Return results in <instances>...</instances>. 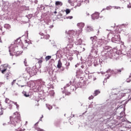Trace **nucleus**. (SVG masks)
<instances>
[{
    "label": "nucleus",
    "mask_w": 131,
    "mask_h": 131,
    "mask_svg": "<svg viewBox=\"0 0 131 131\" xmlns=\"http://www.w3.org/2000/svg\"><path fill=\"white\" fill-rule=\"evenodd\" d=\"M127 82H130V79L129 78L127 79L126 80Z\"/></svg>",
    "instance_id": "f704fd0d"
},
{
    "label": "nucleus",
    "mask_w": 131,
    "mask_h": 131,
    "mask_svg": "<svg viewBox=\"0 0 131 131\" xmlns=\"http://www.w3.org/2000/svg\"><path fill=\"white\" fill-rule=\"evenodd\" d=\"M107 10H109V7L106 8Z\"/></svg>",
    "instance_id": "49530a36"
},
{
    "label": "nucleus",
    "mask_w": 131,
    "mask_h": 131,
    "mask_svg": "<svg viewBox=\"0 0 131 131\" xmlns=\"http://www.w3.org/2000/svg\"><path fill=\"white\" fill-rule=\"evenodd\" d=\"M66 68L67 70H68V69H69V66H67Z\"/></svg>",
    "instance_id": "e433bc0d"
},
{
    "label": "nucleus",
    "mask_w": 131,
    "mask_h": 131,
    "mask_svg": "<svg viewBox=\"0 0 131 131\" xmlns=\"http://www.w3.org/2000/svg\"><path fill=\"white\" fill-rule=\"evenodd\" d=\"M86 30L88 31V32H91V31H94V29L93 28V27L91 26H88Z\"/></svg>",
    "instance_id": "9b49d317"
},
{
    "label": "nucleus",
    "mask_w": 131,
    "mask_h": 131,
    "mask_svg": "<svg viewBox=\"0 0 131 131\" xmlns=\"http://www.w3.org/2000/svg\"><path fill=\"white\" fill-rule=\"evenodd\" d=\"M16 83V80H13V81L11 82V85H14Z\"/></svg>",
    "instance_id": "a878e982"
},
{
    "label": "nucleus",
    "mask_w": 131,
    "mask_h": 131,
    "mask_svg": "<svg viewBox=\"0 0 131 131\" xmlns=\"http://www.w3.org/2000/svg\"><path fill=\"white\" fill-rule=\"evenodd\" d=\"M111 72H113V71L111 69H109L108 70L106 71V73H110Z\"/></svg>",
    "instance_id": "5701e85b"
},
{
    "label": "nucleus",
    "mask_w": 131,
    "mask_h": 131,
    "mask_svg": "<svg viewBox=\"0 0 131 131\" xmlns=\"http://www.w3.org/2000/svg\"><path fill=\"white\" fill-rule=\"evenodd\" d=\"M7 69H8L7 64H3L0 66V71L3 73V74H5L6 71H7Z\"/></svg>",
    "instance_id": "20e7f679"
},
{
    "label": "nucleus",
    "mask_w": 131,
    "mask_h": 131,
    "mask_svg": "<svg viewBox=\"0 0 131 131\" xmlns=\"http://www.w3.org/2000/svg\"><path fill=\"white\" fill-rule=\"evenodd\" d=\"M10 102V100L9 98H6L5 103H6L7 104H9Z\"/></svg>",
    "instance_id": "412c9836"
},
{
    "label": "nucleus",
    "mask_w": 131,
    "mask_h": 131,
    "mask_svg": "<svg viewBox=\"0 0 131 131\" xmlns=\"http://www.w3.org/2000/svg\"><path fill=\"white\" fill-rule=\"evenodd\" d=\"M20 39H17L15 41L14 45H12L9 47V52L10 56H16L18 57L22 55L23 53V50H22V47L20 46Z\"/></svg>",
    "instance_id": "f257e3e1"
},
{
    "label": "nucleus",
    "mask_w": 131,
    "mask_h": 131,
    "mask_svg": "<svg viewBox=\"0 0 131 131\" xmlns=\"http://www.w3.org/2000/svg\"><path fill=\"white\" fill-rule=\"evenodd\" d=\"M24 96H25V97H29V94H26V93H25V94H24Z\"/></svg>",
    "instance_id": "72a5a7b5"
},
{
    "label": "nucleus",
    "mask_w": 131,
    "mask_h": 131,
    "mask_svg": "<svg viewBox=\"0 0 131 131\" xmlns=\"http://www.w3.org/2000/svg\"><path fill=\"white\" fill-rule=\"evenodd\" d=\"M75 36L74 35H70L69 36V37L68 38V39H69V42L70 43H72V42H73V41H74V37Z\"/></svg>",
    "instance_id": "6e6552de"
},
{
    "label": "nucleus",
    "mask_w": 131,
    "mask_h": 131,
    "mask_svg": "<svg viewBox=\"0 0 131 131\" xmlns=\"http://www.w3.org/2000/svg\"><path fill=\"white\" fill-rule=\"evenodd\" d=\"M5 124H3V125H5Z\"/></svg>",
    "instance_id": "8fccbe9b"
},
{
    "label": "nucleus",
    "mask_w": 131,
    "mask_h": 131,
    "mask_svg": "<svg viewBox=\"0 0 131 131\" xmlns=\"http://www.w3.org/2000/svg\"><path fill=\"white\" fill-rule=\"evenodd\" d=\"M35 129L37 131H45V130H43V129H41L38 127H35Z\"/></svg>",
    "instance_id": "f3484780"
},
{
    "label": "nucleus",
    "mask_w": 131,
    "mask_h": 131,
    "mask_svg": "<svg viewBox=\"0 0 131 131\" xmlns=\"http://www.w3.org/2000/svg\"><path fill=\"white\" fill-rule=\"evenodd\" d=\"M93 99H94V96L93 95H91L89 97V100H93Z\"/></svg>",
    "instance_id": "cd10ccee"
},
{
    "label": "nucleus",
    "mask_w": 131,
    "mask_h": 131,
    "mask_svg": "<svg viewBox=\"0 0 131 131\" xmlns=\"http://www.w3.org/2000/svg\"><path fill=\"white\" fill-rule=\"evenodd\" d=\"M8 106H9V109H11L12 108V105L11 104H5V106H3V107H2L1 109L3 110H6V109H7L8 107Z\"/></svg>",
    "instance_id": "f8f14e48"
},
{
    "label": "nucleus",
    "mask_w": 131,
    "mask_h": 131,
    "mask_svg": "<svg viewBox=\"0 0 131 131\" xmlns=\"http://www.w3.org/2000/svg\"><path fill=\"white\" fill-rule=\"evenodd\" d=\"M10 123L13 125V126H18L19 125V122L21 121V116L20 114L18 112H15L13 115L10 117Z\"/></svg>",
    "instance_id": "f03ea898"
},
{
    "label": "nucleus",
    "mask_w": 131,
    "mask_h": 131,
    "mask_svg": "<svg viewBox=\"0 0 131 131\" xmlns=\"http://www.w3.org/2000/svg\"><path fill=\"white\" fill-rule=\"evenodd\" d=\"M43 118V115H42L41 117H40V121H41V119Z\"/></svg>",
    "instance_id": "4c0bfd02"
},
{
    "label": "nucleus",
    "mask_w": 131,
    "mask_h": 131,
    "mask_svg": "<svg viewBox=\"0 0 131 131\" xmlns=\"http://www.w3.org/2000/svg\"><path fill=\"white\" fill-rule=\"evenodd\" d=\"M30 46V42L27 41V40H25V43L23 46V49H27Z\"/></svg>",
    "instance_id": "39448f33"
},
{
    "label": "nucleus",
    "mask_w": 131,
    "mask_h": 131,
    "mask_svg": "<svg viewBox=\"0 0 131 131\" xmlns=\"http://www.w3.org/2000/svg\"><path fill=\"white\" fill-rule=\"evenodd\" d=\"M55 5L56 6H63V3H62V2H61L57 1V2H56Z\"/></svg>",
    "instance_id": "2eb2a0df"
},
{
    "label": "nucleus",
    "mask_w": 131,
    "mask_h": 131,
    "mask_svg": "<svg viewBox=\"0 0 131 131\" xmlns=\"http://www.w3.org/2000/svg\"><path fill=\"white\" fill-rule=\"evenodd\" d=\"M123 70H124L123 68H122V69H121L120 70H117V73H119L121 72V71H123Z\"/></svg>",
    "instance_id": "b1692460"
},
{
    "label": "nucleus",
    "mask_w": 131,
    "mask_h": 131,
    "mask_svg": "<svg viewBox=\"0 0 131 131\" xmlns=\"http://www.w3.org/2000/svg\"><path fill=\"white\" fill-rule=\"evenodd\" d=\"M73 16H68L67 17V19H73Z\"/></svg>",
    "instance_id": "c756f323"
},
{
    "label": "nucleus",
    "mask_w": 131,
    "mask_h": 131,
    "mask_svg": "<svg viewBox=\"0 0 131 131\" xmlns=\"http://www.w3.org/2000/svg\"><path fill=\"white\" fill-rule=\"evenodd\" d=\"M99 16L100 13H99V12H95L92 14V18L93 19V20H95V19H99Z\"/></svg>",
    "instance_id": "423d86ee"
},
{
    "label": "nucleus",
    "mask_w": 131,
    "mask_h": 131,
    "mask_svg": "<svg viewBox=\"0 0 131 131\" xmlns=\"http://www.w3.org/2000/svg\"><path fill=\"white\" fill-rule=\"evenodd\" d=\"M101 93V91H100V90H95L94 91V93L93 94L94 96L96 97V96H98V95H99V94H100Z\"/></svg>",
    "instance_id": "ddd939ff"
},
{
    "label": "nucleus",
    "mask_w": 131,
    "mask_h": 131,
    "mask_svg": "<svg viewBox=\"0 0 131 131\" xmlns=\"http://www.w3.org/2000/svg\"><path fill=\"white\" fill-rule=\"evenodd\" d=\"M19 9L21 12H24V11H29V7L23 6L20 7Z\"/></svg>",
    "instance_id": "0eeeda50"
},
{
    "label": "nucleus",
    "mask_w": 131,
    "mask_h": 131,
    "mask_svg": "<svg viewBox=\"0 0 131 131\" xmlns=\"http://www.w3.org/2000/svg\"><path fill=\"white\" fill-rule=\"evenodd\" d=\"M4 114V111L2 108L0 109V116Z\"/></svg>",
    "instance_id": "393cba45"
},
{
    "label": "nucleus",
    "mask_w": 131,
    "mask_h": 131,
    "mask_svg": "<svg viewBox=\"0 0 131 131\" xmlns=\"http://www.w3.org/2000/svg\"><path fill=\"white\" fill-rule=\"evenodd\" d=\"M52 58V56H47L45 57L46 61H49Z\"/></svg>",
    "instance_id": "a211bd4d"
},
{
    "label": "nucleus",
    "mask_w": 131,
    "mask_h": 131,
    "mask_svg": "<svg viewBox=\"0 0 131 131\" xmlns=\"http://www.w3.org/2000/svg\"><path fill=\"white\" fill-rule=\"evenodd\" d=\"M110 77V76H108L107 78L106 79H109V78Z\"/></svg>",
    "instance_id": "37998d69"
},
{
    "label": "nucleus",
    "mask_w": 131,
    "mask_h": 131,
    "mask_svg": "<svg viewBox=\"0 0 131 131\" xmlns=\"http://www.w3.org/2000/svg\"><path fill=\"white\" fill-rule=\"evenodd\" d=\"M68 3L69 4H70L71 6H73V3H74V0H69Z\"/></svg>",
    "instance_id": "6ab92c4d"
},
{
    "label": "nucleus",
    "mask_w": 131,
    "mask_h": 131,
    "mask_svg": "<svg viewBox=\"0 0 131 131\" xmlns=\"http://www.w3.org/2000/svg\"><path fill=\"white\" fill-rule=\"evenodd\" d=\"M127 7H128V8H131V6H130V5H128V6H127Z\"/></svg>",
    "instance_id": "79ce46f5"
},
{
    "label": "nucleus",
    "mask_w": 131,
    "mask_h": 131,
    "mask_svg": "<svg viewBox=\"0 0 131 131\" xmlns=\"http://www.w3.org/2000/svg\"><path fill=\"white\" fill-rule=\"evenodd\" d=\"M116 9H120V7H117L116 8V7H115Z\"/></svg>",
    "instance_id": "c03bdc74"
},
{
    "label": "nucleus",
    "mask_w": 131,
    "mask_h": 131,
    "mask_svg": "<svg viewBox=\"0 0 131 131\" xmlns=\"http://www.w3.org/2000/svg\"><path fill=\"white\" fill-rule=\"evenodd\" d=\"M54 14H57V11H54Z\"/></svg>",
    "instance_id": "a18cd8bd"
},
{
    "label": "nucleus",
    "mask_w": 131,
    "mask_h": 131,
    "mask_svg": "<svg viewBox=\"0 0 131 131\" xmlns=\"http://www.w3.org/2000/svg\"><path fill=\"white\" fill-rule=\"evenodd\" d=\"M70 12H71V11L69 9H67L66 10V12L67 15H68V14H70Z\"/></svg>",
    "instance_id": "aec40b11"
},
{
    "label": "nucleus",
    "mask_w": 131,
    "mask_h": 131,
    "mask_svg": "<svg viewBox=\"0 0 131 131\" xmlns=\"http://www.w3.org/2000/svg\"><path fill=\"white\" fill-rule=\"evenodd\" d=\"M63 93H64V94H65V95L66 96H70V95H71V93H70V92H68V91H67L66 90H64L63 91Z\"/></svg>",
    "instance_id": "dca6fc26"
},
{
    "label": "nucleus",
    "mask_w": 131,
    "mask_h": 131,
    "mask_svg": "<svg viewBox=\"0 0 131 131\" xmlns=\"http://www.w3.org/2000/svg\"><path fill=\"white\" fill-rule=\"evenodd\" d=\"M37 106H39V104L38 103Z\"/></svg>",
    "instance_id": "de8ad7c7"
},
{
    "label": "nucleus",
    "mask_w": 131,
    "mask_h": 131,
    "mask_svg": "<svg viewBox=\"0 0 131 131\" xmlns=\"http://www.w3.org/2000/svg\"><path fill=\"white\" fill-rule=\"evenodd\" d=\"M86 16H90V13H89L88 12L86 13Z\"/></svg>",
    "instance_id": "58836bf2"
},
{
    "label": "nucleus",
    "mask_w": 131,
    "mask_h": 131,
    "mask_svg": "<svg viewBox=\"0 0 131 131\" xmlns=\"http://www.w3.org/2000/svg\"><path fill=\"white\" fill-rule=\"evenodd\" d=\"M81 43H82V39H79L78 40V41L76 42V45H81Z\"/></svg>",
    "instance_id": "4468645a"
},
{
    "label": "nucleus",
    "mask_w": 131,
    "mask_h": 131,
    "mask_svg": "<svg viewBox=\"0 0 131 131\" xmlns=\"http://www.w3.org/2000/svg\"><path fill=\"white\" fill-rule=\"evenodd\" d=\"M24 64L25 66H27V60H26V59H25L24 60Z\"/></svg>",
    "instance_id": "c85d7f7f"
},
{
    "label": "nucleus",
    "mask_w": 131,
    "mask_h": 131,
    "mask_svg": "<svg viewBox=\"0 0 131 131\" xmlns=\"http://www.w3.org/2000/svg\"><path fill=\"white\" fill-rule=\"evenodd\" d=\"M62 62H61V59H59L58 61V63L57 65V68H58L59 69H61V68H62Z\"/></svg>",
    "instance_id": "9d476101"
},
{
    "label": "nucleus",
    "mask_w": 131,
    "mask_h": 131,
    "mask_svg": "<svg viewBox=\"0 0 131 131\" xmlns=\"http://www.w3.org/2000/svg\"><path fill=\"white\" fill-rule=\"evenodd\" d=\"M97 36H95L94 37H91V39H92V40H94V39H97Z\"/></svg>",
    "instance_id": "bb28decb"
},
{
    "label": "nucleus",
    "mask_w": 131,
    "mask_h": 131,
    "mask_svg": "<svg viewBox=\"0 0 131 131\" xmlns=\"http://www.w3.org/2000/svg\"><path fill=\"white\" fill-rule=\"evenodd\" d=\"M72 33H73V31H72Z\"/></svg>",
    "instance_id": "09e8293b"
},
{
    "label": "nucleus",
    "mask_w": 131,
    "mask_h": 131,
    "mask_svg": "<svg viewBox=\"0 0 131 131\" xmlns=\"http://www.w3.org/2000/svg\"><path fill=\"white\" fill-rule=\"evenodd\" d=\"M54 111H55V113L59 112V108H56Z\"/></svg>",
    "instance_id": "7c9ffc66"
},
{
    "label": "nucleus",
    "mask_w": 131,
    "mask_h": 131,
    "mask_svg": "<svg viewBox=\"0 0 131 131\" xmlns=\"http://www.w3.org/2000/svg\"><path fill=\"white\" fill-rule=\"evenodd\" d=\"M26 71H27L28 73H29V75L31 77L34 76V75H36L37 73L36 70L34 68H27L26 69Z\"/></svg>",
    "instance_id": "7ed1b4c3"
},
{
    "label": "nucleus",
    "mask_w": 131,
    "mask_h": 131,
    "mask_svg": "<svg viewBox=\"0 0 131 131\" xmlns=\"http://www.w3.org/2000/svg\"><path fill=\"white\" fill-rule=\"evenodd\" d=\"M38 124V122H37L35 124V126H37V124Z\"/></svg>",
    "instance_id": "a19ab883"
},
{
    "label": "nucleus",
    "mask_w": 131,
    "mask_h": 131,
    "mask_svg": "<svg viewBox=\"0 0 131 131\" xmlns=\"http://www.w3.org/2000/svg\"><path fill=\"white\" fill-rule=\"evenodd\" d=\"M40 35H41L42 36H43V35H45V34L43 33L40 32L39 33Z\"/></svg>",
    "instance_id": "c9c22d12"
},
{
    "label": "nucleus",
    "mask_w": 131,
    "mask_h": 131,
    "mask_svg": "<svg viewBox=\"0 0 131 131\" xmlns=\"http://www.w3.org/2000/svg\"><path fill=\"white\" fill-rule=\"evenodd\" d=\"M61 71H64L65 70V68L61 67V69H60Z\"/></svg>",
    "instance_id": "473e14b6"
},
{
    "label": "nucleus",
    "mask_w": 131,
    "mask_h": 131,
    "mask_svg": "<svg viewBox=\"0 0 131 131\" xmlns=\"http://www.w3.org/2000/svg\"><path fill=\"white\" fill-rule=\"evenodd\" d=\"M44 38L46 39H49V38H50V35L49 34L44 35Z\"/></svg>",
    "instance_id": "4be33fe9"
},
{
    "label": "nucleus",
    "mask_w": 131,
    "mask_h": 131,
    "mask_svg": "<svg viewBox=\"0 0 131 131\" xmlns=\"http://www.w3.org/2000/svg\"><path fill=\"white\" fill-rule=\"evenodd\" d=\"M5 77H6V79H10V78L12 77V73L11 72H8L5 74Z\"/></svg>",
    "instance_id": "1a4fd4ad"
},
{
    "label": "nucleus",
    "mask_w": 131,
    "mask_h": 131,
    "mask_svg": "<svg viewBox=\"0 0 131 131\" xmlns=\"http://www.w3.org/2000/svg\"><path fill=\"white\" fill-rule=\"evenodd\" d=\"M38 63L39 64H41V63H42V60L41 59L39 60Z\"/></svg>",
    "instance_id": "2f4dec72"
},
{
    "label": "nucleus",
    "mask_w": 131,
    "mask_h": 131,
    "mask_svg": "<svg viewBox=\"0 0 131 131\" xmlns=\"http://www.w3.org/2000/svg\"><path fill=\"white\" fill-rule=\"evenodd\" d=\"M67 66H70V62H68Z\"/></svg>",
    "instance_id": "ea45409f"
}]
</instances>
